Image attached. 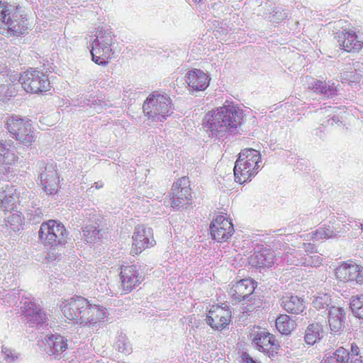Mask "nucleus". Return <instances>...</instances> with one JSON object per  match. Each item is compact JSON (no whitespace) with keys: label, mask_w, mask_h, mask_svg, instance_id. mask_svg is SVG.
Returning <instances> with one entry per match:
<instances>
[{"label":"nucleus","mask_w":363,"mask_h":363,"mask_svg":"<svg viewBox=\"0 0 363 363\" xmlns=\"http://www.w3.org/2000/svg\"><path fill=\"white\" fill-rule=\"evenodd\" d=\"M340 46L347 52H359L363 45V41L352 30H344L338 36Z\"/></svg>","instance_id":"nucleus-22"},{"label":"nucleus","mask_w":363,"mask_h":363,"mask_svg":"<svg viewBox=\"0 0 363 363\" xmlns=\"http://www.w3.org/2000/svg\"><path fill=\"white\" fill-rule=\"evenodd\" d=\"M186 82L196 91L205 90L209 84V79L201 69H194L189 71L186 76Z\"/></svg>","instance_id":"nucleus-26"},{"label":"nucleus","mask_w":363,"mask_h":363,"mask_svg":"<svg viewBox=\"0 0 363 363\" xmlns=\"http://www.w3.org/2000/svg\"><path fill=\"white\" fill-rule=\"evenodd\" d=\"M306 235L308 238L310 237L308 240H320L334 238L337 234L330 225H325L323 227H319L313 233L307 234Z\"/></svg>","instance_id":"nucleus-35"},{"label":"nucleus","mask_w":363,"mask_h":363,"mask_svg":"<svg viewBox=\"0 0 363 363\" xmlns=\"http://www.w3.org/2000/svg\"><path fill=\"white\" fill-rule=\"evenodd\" d=\"M1 352L5 355V358L10 362L14 361L16 359H17V356L10 348L2 346Z\"/></svg>","instance_id":"nucleus-45"},{"label":"nucleus","mask_w":363,"mask_h":363,"mask_svg":"<svg viewBox=\"0 0 363 363\" xmlns=\"http://www.w3.org/2000/svg\"><path fill=\"white\" fill-rule=\"evenodd\" d=\"M212 238L217 242H226L233 234L232 222L223 215H218L210 225Z\"/></svg>","instance_id":"nucleus-12"},{"label":"nucleus","mask_w":363,"mask_h":363,"mask_svg":"<svg viewBox=\"0 0 363 363\" xmlns=\"http://www.w3.org/2000/svg\"><path fill=\"white\" fill-rule=\"evenodd\" d=\"M281 259L288 265L301 266L303 263V255L300 250L289 247Z\"/></svg>","instance_id":"nucleus-33"},{"label":"nucleus","mask_w":363,"mask_h":363,"mask_svg":"<svg viewBox=\"0 0 363 363\" xmlns=\"http://www.w3.org/2000/svg\"><path fill=\"white\" fill-rule=\"evenodd\" d=\"M3 5H9V4L6 2L2 1V0H0V6H3Z\"/></svg>","instance_id":"nucleus-53"},{"label":"nucleus","mask_w":363,"mask_h":363,"mask_svg":"<svg viewBox=\"0 0 363 363\" xmlns=\"http://www.w3.org/2000/svg\"><path fill=\"white\" fill-rule=\"evenodd\" d=\"M19 298V294L13 290L11 292H1L0 293V304L5 306H13L17 303Z\"/></svg>","instance_id":"nucleus-40"},{"label":"nucleus","mask_w":363,"mask_h":363,"mask_svg":"<svg viewBox=\"0 0 363 363\" xmlns=\"http://www.w3.org/2000/svg\"><path fill=\"white\" fill-rule=\"evenodd\" d=\"M8 86L4 84H0V99L6 98L9 96L8 94Z\"/></svg>","instance_id":"nucleus-47"},{"label":"nucleus","mask_w":363,"mask_h":363,"mask_svg":"<svg viewBox=\"0 0 363 363\" xmlns=\"http://www.w3.org/2000/svg\"><path fill=\"white\" fill-rule=\"evenodd\" d=\"M46 353L60 358L61 354L68 348L67 340L60 335H50L45 337Z\"/></svg>","instance_id":"nucleus-20"},{"label":"nucleus","mask_w":363,"mask_h":363,"mask_svg":"<svg viewBox=\"0 0 363 363\" xmlns=\"http://www.w3.org/2000/svg\"><path fill=\"white\" fill-rule=\"evenodd\" d=\"M6 125L13 138L19 143L29 147L35 140V133L30 121L18 116H12L6 119Z\"/></svg>","instance_id":"nucleus-7"},{"label":"nucleus","mask_w":363,"mask_h":363,"mask_svg":"<svg viewBox=\"0 0 363 363\" xmlns=\"http://www.w3.org/2000/svg\"><path fill=\"white\" fill-rule=\"evenodd\" d=\"M84 240L88 243H93L100 239V230L98 227L89 225L82 230Z\"/></svg>","instance_id":"nucleus-38"},{"label":"nucleus","mask_w":363,"mask_h":363,"mask_svg":"<svg viewBox=\"0 0 363 363\" xmlns=\"http://www.w3.org/2000/svg\"><path fill=\"white\" fill-rule=\"evenodd\" d=\"M55 249H52L48 252L47 258L48 259L49 261H54L57 259H60L59 257L61 256V254H59L58 252H55Z\"/></svg>","instance_id":"nucleus-46"},{"label":"nucleus","mask_w":363,"mask_h":363,"mask_svg":"<svg viewBox=\"0 0 363 363\" xmlns=\"http://www.w3.org/2000/svg\"><path fill=\"white\" fill-rule=\"evenodd\" d=\"M359 352V350L358 346L356 344L352 343L351 345V354L349 353V357H358Z\"/></svg>","instance_id":"nucleus-48"},{"label":"nucleus","mask_w":363,"mask_h":363,"mask_svg":"<svg viewBox=\"0 0 363 363\" xmlns=\"http://www.w3.org/2000/svg\"><path fill=\"white\" fill-rule=\"evenodd\" d=\"M335 275L341 281H355L357 284H363V267L352 262L343 263L337 267Z\"/></svg>","instance_id":"nucleus-16"},{"label":"nucleus","mask_w":363,"mask_h":363,"mask_svg":"<svg viewBox=\"0 0 363 363\" xmlns=\"http://www.w3.org/2000/svg\"><path fill=\"white\" fill-rule=\"evenodd\" d=\"M38 165L41 169L40 173V182L45 191L48 194L57 192L59 177L53 164H45V162L41 161L38 162Z\"/></svg>","instance_id":"nucleus-13"},{"label":"nucleus","mask_w":363,"mask_h":363,"mask_svg":"<svg viewBox=\"0 0 363 363\" xmlns=\"http://www.w3.org/2000/svg\"><path fill=\"white\" fill-rule=\"evenodd\" d=\"M18 197L13 186L6 185L0 188V203L4 211H14L17 208Z\"/></svg>","instance_id":"nucleus-25"},{"label":"nucleus","mask_w":363,"mask_h":363,"mask_svg":"<svg viewBox=\"0 0 363 363\" xmlns=\"http://www.w3.org/2000/svg\"><path fill=\"white\" fill-rule=\"evenodd\" d=\"M28 29L27 18L20 7L12 4L0 6V33L19 36Z\"/></svg>","instance_id":"nucleus-3"},{"label":"nucleus","mask_w":363,"mask_h":363,"mask_svg":"<svg viewBox=\"0 0 363 363\" xmlns=\"http://www.w3.org/2000/svg\"><path fill=\"white\" fill-rule=\"evenodd\" d=\"M313 134L319 138H323L325 135V132L321 128H318L313 130Z\"/></svg>","instance_id":"nucleus-49"},{"label":"nucleus","mask_w":363,"mask_h":363,"mask_svg":"<svg viewBox=\"0 0 363 363\" xmlns=\"http://www.w3.org/2000/svg\"><path fill=\"white\" fill-rule=\"evenodd\" d=\"M143 109L148 120L162 122L172 113V104L167 94L155 91L146 99Z\"/></svg>","instance_id":"nucleus-5"},{"label":"nucleus","mask_w":363,"mask_h":363,"mask_svg":"<svg viewBox=\"0 0 363 363\" xmlns=\"http://www.w3.org/2000/svg\"><path fill=\"white\" fill-rule=\"evenodd\" d=\"M345 311L342 308L330 306L328 312V322L330 333L340 334L345 328Z\"/></svg>","instance_id":"nucleus-21"},{"label":"nucleus","mask_w":363,"mask_h":363,"mask_svg":"<svg viewBox=\"0 0 363 363\" xmlns=\"http://www.w3.org/2000/svg\"><path fill=\"white\" fill-rule=\"evenodd\" d=\"M323 259L320 256L318 255H303V259L302 260V264L301 266H307V267H317L320 266L322 263Z\"/></svg>","instance_id":"nucleus-42"},{"label":"nucleus","mask_w":363,"mask_h":363,"mask_svg":"<svg viewBox=\"0 0 363 363\" xmlns=\"http://www.w3.org/2000/svg\"><path fill=\"white\" fill-rule=\"evenodd\" d=\"M343 79L348 80L350 83H359L362 79V74L357 71L347 72L344 74Z\"/></svg>","instance_id":"nucleus-44"},{"label":"nucleus","mask_w":363,"mask_h":363,"mask_svg":"<svg viewBox=\"0 0 363 363\" xmlns=\"http://www.w3.org/2000/svg\"><path fill=\"white\" fill-rule=\"evenodd\" d=\"M308 89L317 94H322L324 97L330 98L337 94L340 90L339 83L332 81L323 82L312 77H306Z\"/></svg>","instance_id":"nucleus-19"},{"label":"nucleus","mask_w":363,"mask_h":363,"mask_svg":"<svg viewBox=\"0 0 363 363\" xmlns=\"http://www.w3.org/2000/svg\"><path fill=\"white\" fill-rule=\"evenodd\" d=\"M350 308L357 318L363 319V294L351 297Z\"/></svg>","instance_id":"nucleus-37"},{"label":"nucleus","mask_w":363,"mask_h":363,"mask_svg":"<svg viewBox=\"0 0 363 363\" xmlns=\"http://www.w3.org/2000/svg\"><path fill=\"white\" fill-rule=\"evenodd\" d=\"M172 206L174 208H186L191 203V193L189 181L182 177L175 182L172 188Z\"/></svg>","instance_id":"nucleus-10"},{"label":"nucleus","mask_w":363,"mask_h":363,"mask_svg":"<svg viewBox=\"0 0 363 363\" xmlns=\"http://www.w3.org/2000/svg\"><path fill=\"white\" fill-rule=\"evenodd\" d=\"M263 11L264 18L273 23H279L288 17L289 13L280 7H274L269 2L260 5L259 11Z\"/></svg>","instance_id":"nucleus-29"},{"label":"nucleus","mask_w":363,"mask_h":363,"mask_svg":"<svg viewBox=\"0 0 363 363\" xmlns=\"http://www.w3.org/2000/svg\"><path fill=\"white\" fill-rule=\"evenodd\" d=\"M121 279L122 291L129 293L141 283L143 277L136 266L130 265L121 269Z\"/></svg>","instance_id":"nucleus-18"},{"label":"nucleus","mask_w":363,"mask_h":363,"mask_svg":"<svg viewBox=\"0 0 363 363\" xmlns=\"http://www.w3.org/2000/svg\"><path fill=\"white\" fill-rule=\"evenodd\" d=\"M281 306L286 311L294 314H301L306 308L303 300L297 296L283 297Z\"/></svg>","instance_id":"nucleus-30"},{"label":"nucleus","mask_w":363,"mask_h":363,"mask_svg":"<svg viewBox=\"0 0 363 363\" xmlns=\"http://www.w3.org/2000/svg\"><path fill=\"white\" fill-rule=\"evenodd\" d=\"M359 228L362 230H363V224L362 223H360L359 224Z\"/></svg>","instance_id":"nucleus-55"},{"label":"nucleus","mask_w":363,"mask_h":363,"mask_svg":"<svg viewBox=\"0 0 363 363\" xmlns=\"http://www.w3.org/2000/svg\"><path fill=\"white\" fill-rule=\"evenodd\" d=\"M347 363H362V361L360 357H350Z\"/></svg>","instance_id":"nucleus-51"},{"label":"nucleus","mask_w":363,"mask_h":363,"mask_svg":"<svg viewBox=\"0 0 363 363\" xmlns=\"http://www.w3.org/2000/svg\"><path fill=\"white\" fill-rule=\"evenodd\" d=\"M231 311L229 308L213 306L206 315V322L213 330H221L229 325Z\"/></svg>","instance_id":"nucleus-14"},{"label":"nucleus","mask_w":363,"mask_h":363,"mask_svg":"<svg viewBox=\"0 0 363 363\" xmlns=\"http://www.w3.org/2000/svg\"><path fill=\"white\" fill-rule=\"evenodd\" d=\"M103 186H104V184L102 182H95L94 183V186L97 189L102 188Z\"/></svg>","instance_id":"nucleus-52"},{"label":"nucleus","mask_w":363,"mask_h":363,"mask_svg":"<svg viewBox=\"0 0 363 363\" xmlns=\"http://www.w3.org/2000/svg\"><path fill=\"white\" fill-rule=\"evenodd\" d=\"M132 239V252L136 255L141 253L147 248L153 247L156 243L152 229L144 225L135 226Z\"/></svg>","instance_id":"nucleus-11"},{"label":"nucleus","mask_w":363,"mask_h":363,"mask_svg":"<svg viewBox=\"0 0 363 363\" xmlns=\"http://www.w3.org/2000/svg\"><path fill=\"white\" fill-rule=\"evenodd\" d=\"M19 82L26 92L39 93L47 91L50 88L48 76L35 69H30L22 73Z\"/></svg>","instance_id":"nucleus-9"},{"label":"nucleus","mask_w":363,"mask_h":363,"mask_svg":"<svg viewBox=\"0 0 363 363\" xmlns=\"http://www.w3.org/2000/svg\"><path fill=\"white\" fill-rule=\"evenodd\" d=\"M116 350L125 354L132 352V347L125 335L121 333L116 338L114 344Z\"/></svg>","instance_id":"nucleus-39"},{"label":"nucleus","mask_w":363,"mask_h":363,"mask_svg":"<svg viewBox=\"0 0 363 363\" xmlns=\"http://www.w3.org/2000/svg\"><path fill=\"white\" fill-rule=\"evenodd\" d=\"M85 106L94 108L97 113H100L104 107L107 106V104L103 99H99L97 97L93 96L86 99L84 101V105H82V106Z\"/></svg>","instance_id":"nucleus-41"},{"label":"nucleus","mask_w":363,"mask_h":363,"mask_svg":"<svg viewBox=\"0 0 363 363\" xmlns=\"http://www.w3.org/2000/svg\"><path fill=\"white\" fill-rule=\"evenodd\" d=\"M295 325L294 320L287 315H280L276 320V327L281 334H290Z\"/></svg>","instance_id":"nucleus-32"},{"label":"nucleus","mask_w":363,"mask_h":363,"mask_svg":"<svg viewBox=\"0 0 363 363\" xmlns=\"http://www.w3.org/2000/svg\"><path fill=\"white\" fill-rule=\"evenodd\" d=\"M25 317L27 323L31 326H39L44 328L48 317L45 311L36 303L29 302L25 309Z\"/></svg>","instance_id":"nucleus-24"},{"label":"nucleus","mask_w":363,"mask_h":363,"mask_svg":"<svg viewBox=\"0 0 363 363\" xmlns=\"http://www.w3.org/2000/svg\"><path fill=\"white\" fill-rule=\"evenodd\" d=\"M341 108L335 106H327L317 110L316 113L320 118V125L326 128L330 125L337 124L340 125L342 121L340 120Z\"/></svg>","instance_id":"nucleus-23"},{"label":"nucleus","mask_w":363,"mask_h":363,"mask_svg":"<svg viewBox=\"0 0 363 363\" xmlns=\"http://www.w3.org/2000/svg\"><path fill=\"white\" fill-rule=\"evenodd\" d=\"M16 160L13 147L6 141L0 140V167L9 169Z\"/></svg>","instance_id":"nucleus-28"},{"label":"nucleus","mask_w":363,"mask_h":363,"mask_svg":"<svg viewBox=\"0 0 363 363\" xmlns=\"http://www.w3.org/2000/svg\"><path fill=\"white\" fill-rule=\"evenodd\" d=\"M252 344L260 352L267 354L269 357H274L279 345L274 336L267 332L257 333L252 339Z\"/></svg>","instance_id":"nucleus-17"},{"label":"nucleus","mask_w":363,"mask_h":363,"mask_svg":"<svg viewBox=\"0 0 363 363\" xmlns=\"http://www.w3.org/2000/svg\"><path fill=\"white\" fill-rule=\"evenodd\" d=\"M39 238L45 245L62 246L68 240V232L64 225L55 220H49L41 224Z\"/></svg>","instance_id":"nucleus-8"},{"label":"nucleus","mask_w":363,"mask_h":363,"mask_svg":"<svg viewBox=\"0 0 363 363\" xmlns=\"http://www.w3.org/2000/svg\"><path fill=\"white\" fill-rule=\"evenodd\" d=\"M333 356L337 359L338 363H346L349 360V352L343 347L338 348Z\"/></svg>","instance_id":"nucleus-43"},{"label":"nucleus","mask_w":363,"mask_h":363,"mask_svg":"<svg viewBox=\"0 0 363 363\" xmlns=\"http://www.w3.org/2000/svg\"><path fill=\"white\" fill-rule=\"evenodd\" d=\"M323 335V325L319 323H311L306 330L304 340L308 345H313L321 340Z\"/></svg>","instance_id":"nucleus-31"},{"label":"nucleus","mask_w":363,"mask_h":363,"mask_svg":"<svg viewBox=\"0 0 363 363\" xmlns=\"http://www.w3.org/2000/svg\"><path fill=\"white\" fill-rule=\"evenodd\" d=\"M255 282L250 279H241L234 284L230 289V295L236 301H251L255 291Z\"/></svg>","instance_id":"nucleus-15"},{"label":"nucleus","mask_w":363,"mask_h":363,"mask_svg":"<svg viewBox=\"0 0 363 363\" xmlns=\"http://www.w3.org/2000/svg\"><path fill=\"white\" fill-rule=\"evenodd\" d=\"M330 304V296L328 294L323 293L318 294L312 301L313 306L318 311L321 309L329 310Z\"/></svg>","instance_id":"nucleus-36"},{"label":"nucleus","mask_w":363,"mask_h":363,"mask_svg":"<svg viewBox=\"0 0 363 363\" xmlns=\"http://www.w3.org/2000/svg\"><path fill=\"white\" fill-rule=\"evenodd\" d=\"M194 3L200 2L201 0H191Z\"/></svg>","instance_id":"nucleus-54"},{"label":"nucleus","mask_w":363,"mask_h":363,"mask_svg":"<svg viewBox=\"0 0 363 363\" xmlns=\"http://www.w3.org/2000/svg\"><path fill=\"white\" fill-rule=\"evenodd\" d=\"M64 316L81 325H94L107 317L106 309L92 305L84 297L77 296L65 300L60 304Z\"/></svg>","instance_id":"nucleus-2"},{"label":"nucleus","mask_w":363,"mask_h":363,"mask_svg":"<svg viewBox=\"0 0 363 363\" xmlns=\"http://www.w3.org/2000/svg\"><path fill=\"white\" fill-rule=\"evenodd\" d=\"M261 162L259 151L252 148L241 150L233 169L235 181L242 184L250 180L260 169Z\"/></svg>","instance_id":"nucleus-4"},{"label":"nucleus","mask_w":363,"mask_h":363,"mask_svg":"<svg viewBox=\"0 0 363 363\" xmlns=\"http://www.w3.org/2000/svg\"><path fill=\"white\" fill-rule=\"evenodd\" d=\"M303 248L306 252H312L315 247L311 243H303Z\"/></svg>","instance_id":"nucleus-50"},{"label":"nucleus","mask_w":363,"mask_h":363,"mask_svg":"<svg viewBox=\"0 0 363 363\" xmlns=\"http://www.w3.org/2000/svg\"><path fill=\"white\" fill-rule=\"evenodd\" d=\"M243 119L242 110L233 104L214 108L204 116L202 125L208 137L223 141L238 131Z\"/></svg>","instance_id":"nucleus-1"},{"label":"nucleus","mask_w":363,"mask_h":363,"mask_svg":"<svg viewBox=\"0 0 363 363\" xmlns=\"http://www.w3.org/2000/svg\"><path fill=\"white\" fill-rule=\"evenodd\" d=\"M113 44L111 31L99 30L96 32V38L91 43L90 52L92 61L99 65L106 66L108 64V60L111 59L113 54Z\"/></svg>","instance_id":"nucleus-6"},{"label":"nucleus","mask_w":363,"mask_h":363,"mask_svg":"<svg viewBox=\"0 0 363 363\" xmlns=\"http://www.w3.org/2000/svg\"><path fill=\"white\" fill-rule=\"evenodd\" d=\"M8 212L9 213V215L4 218L5 225L13 231H18L23 223L21 214L19 213L17 208Z\"/></svg>","instance_id":"nucleus-34"},{"label":"nucleus","mask_w":363,"mask_h":363,"mask_svg":"<svg viewBox=\"0 0 363 363\" xmlns=\"http://www.w3.org/2000/svg\"><path fill=\"white\" fill-rule=\"evenodd\" d=\"M278 260L274 252L270 249L264 248L259 252H255L250 257V262L256 267H271Z\"/></svg>","instance_id":"nucleus-27"}]
</instances>
